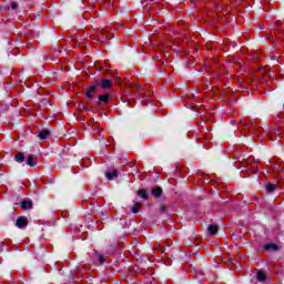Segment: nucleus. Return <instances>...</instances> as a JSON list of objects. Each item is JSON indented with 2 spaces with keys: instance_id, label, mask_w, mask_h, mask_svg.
Returning a JSON list of instances; mask_svg holds the SVG:
<instances>
[{
  "instance_id": "1",
  "label": "nucleus",
  "mask_w": 284,
  "mask_h": 284,
  "mask_svg": "<svg viewBox=\"0 0 284 284\" xmlns=\"http://www.w3.org/2000/svg\"><path fill=\"white\" fill-rule=\"evenodd\" d=\"M16 225L17 227H19V230H23V227H28V217L26 216L18 217Z\"/></svg>"
},
{
  "instance_id": "2",
  "label": "nucleus",
  "mask_w": 284,
  "mask_h": 284,
  "mask_svg": "<svg viewBox=\"0 0 284 284\" xmlns=\"http://www.w3.org/2000/svg\"><path fill=\"white\" fill-rule=\"evenodd\" d=\"M105 176L109 181H114V179H118L119 178V171L118 170H114L112 172H106L105 173Z\"/></svg>"
},
{
  "instance_id": "3",
  "label": "nucleus",
  "mask_w": 284,
  "mask_h": 284,
  "mask_svg": "<svg viewBox=\"0 0 284 284\" xmlns=\"http://www.w3.org/2000/svg\"><path fill=\"white\" fill-rule=\"evenodd\" d=\"M101 88L103 90H108L110 88H112V81L108 80V79H104L101 81Z\"/></svg>"
},
{
  "instance_id": "4",
  "label": "nucleus",
  "mask_w": 284,
  "mask_h": 284,
  "mask_svg": "<svg viewBox=\"0 0 284 284\" xmlns=\"http://www.w3.org/2000/svg\"><path fill=\"white\" fill-rule=\"evenodd\" d=\"M48 136H50V131H48V130H43L38 134V138L40 141H45V139H48Z\"/></svg>"
},
{
  "instance_id": "5",
  "label": "nucleus",
  "mask_w": 284,
  "mask_h": 284,
  "mask_svg": "<svg viewBox=\"0 0 284 284\" xmlns=\"http://www.w3.org/2000/svg\"><path fill=\"white\" fill-rule=\"evenodd\" d=\"M27 165L30 168H34V165H37V159H34V155H29L27 158Z\"/></svg>"
},
{
  "instance_id": "6",
  "label": "nucleus",
  "mask_w": 284,
  "mask_h": 284,
  "mask_svg": "<svg viewBox=\"0 0 284 284\" xmlns=\"http://www.w3.org/2000/svg\"><path fill=\"white\" fill-rule=\"evenodd\" d=\"M14 161H17V163H23L26 161V155L23 154V152H19L18 154H16Z\"/></svg>"
},
{
  "instance_id": "7",
  "label": "nucleus",
  "mask_w": 284,
  "mask_h": 284,
  "mask_svg": "<svg viewBox=\"0 0 284 284\" xmlns=\"http://www.w3.org/2000/svg\"><path fill=\"white\" fill-rule=\"evenodd\" d=\"M97 94V87H90L87 91L88 99H92Z\"/></svg>"
},
{
  "instance_id": "8",
  "label": "nucleus",
  "mask_w": 284,
  "mask_h": 284,
  "mask_svg": "<svg viewBox=\"0 0 284 284\" xmlns=\"http://www.w3.org/2000/svg\"><path fill=\"white\" fill-rule=\"evenodd\" d=\"M152 194L153 196H155V199H159L161 194H163V189H161V186H158L152 190Z\"/></svg>"
},
{
  "instance_id": "9",
  "label": "nucleus",
  "mask_w": 284,
  "mask_h": 284,
  "mask_svg": "<svg viewBox=\"0 0 284 284\" xmlns=\"http://www.w3.org/2000/svg\"><path fill=\"white\" fill-rule=\"evenodd\" d=\"M22 210H32V202L29 201H22L21 202Z\"/></svg>"
},
{
  "instance_id": "10",
  "label": "nucleus",
  "mask_w": 284,
  "mask_h": 284,
  "mask_svg": "<svg viewBox=\"0 0 284 284\" xmlns=\"http://www.w3.org/2000/svg\"><path fill=\"white\" fill-rule=\"evenodd\" d=\"M131 212H133V214H139V212H141V203L135 202V204L131 209Z\"/></svg>"
},
{
  "instance_id": "11",
  "label": "nucleus",
  "mask_w": 284,
  "mask_h": 284,
  "mask_svg": "<svg viewBox=\"0 0 284 284\" xmlns=\"http://www.w3.org/2000/svg\"><path fill=\"white\" fill-rule=\"evenodd\" d=\"M110 101V94H103L99 97V103H108Z\"/></svg>"
},
{
  "instance_id": "12",
  "label": "nucleus",
  "mask_w": 284,
  "mask_h": 284,
  "mask_svg": "<svg viewBox=\"0 0 284 284\" xmlns=\"http://www.w3.org/2000/svg\"><path fill=\"white\" fill-rule=\"evenodd\" d=\"M265 280H266L265 273H263V271H258L257 272V281H260V283H263V282H265Z\"/></svg>"
},
{
  "instance_id": "13",
  "label": "nucleus",
  "mask_w": 284,
  "mask_h": 284,
  "mask_svg": "<svg viewBox=\"0 0 284 284\" xmlns=\"http://www.w3.org/2000/svg\"><path fill=\"white\" fill-rule=\"evenodd\" d=\"M210 234H217L219 233V226L216 225H210L209 226Z\"/></svg>"
},
{
  "instance_id": "14",
  "label": "nucleus",
  "mask_w": 284,
  "mask_h": 284,
  "mask_svg": "<svg viewBox=\"0 0 284 284\" xmlns=\"http://www.w3.org/2000/svg\"><path fill=\"white\" fill-rule=\"evenodd\" d=\"M264 250H274L276 252V250H278V245H276V244H266V245H264Z\"/></svg>"
},
{
  "instance_id": "15",
  "label": "nucleus",
  "mask_w": 284,
  "mask_h": 284,
  "mask_svg": "<svg viewBox=\"0 0 284 284\" xmlns=\"http://www.w3.org/2000/svg\"><path fill=\"white\" fill-rule=\"evenodd\" d=\"M138 195L140 196V199H148V192L145 190L138 191Z\"/></svg>"
},
{
  "instance_id": "16",
  "label": "nucleus",
  "mask_w": 284,
  "mask_h": 284,
  "mask_svg": "<svg viewBox=\"0 0 284 284\" xmlns=\"http://www.w3.org/2000/svg\"><path fill=\"white\" fill-rule=\"evenodd\" d=\"M275 189H276L275 184H272L270 182L266 184V192H274Z\"/></svg>"
},
{
  "instance_id": "17",
  "label": "nucleus",
  "mask_w": 284,
  "mask_h": 284,
  "mask_svg": "<svg viewBox=\"0 0 284 284\" xmlns=\"http://www.w3.org/2000/svg\"><path fill=\"white\" fill-rule=\"evenodd\" d=\"M11 8H12V10H17V8H19V6L17 4V2H11Z\"/></svg>"
},
{
  "instance_id": "18",
  "label": "nucleus",
  "mask_w": 284,
  "mask_h": 284,
  "mask_svg": "<svg viewBox=\"0 0 284 284\" xmlns=\"http://www.w3.org/2000/svg\"><path fill=\"white\" fill-rule=\"evenodd\" d=\"M99 261L101 264L105 263V257L103 255H99Z\"/></svg>"
},
{
  "instance_id": "19",
  "label": "nucleus",
  "mask_w": 284,
  "mask_h": 284,
  "mask_svg": "<svg viewBox=\"0 0 284 284\" xmlns=\"http://www.w3.org/2000/svg\"><path fill=\"white\" fill-rule=\"evenodd\" d=\"M161 211H162V212H165V206H161Z\"/></svg>"
},
{
  "instance_id": "20",
  "label": "nucleus",
  "mask_w": 284,
  "mask_h": 284,
  "mask_svg": "<svg viewBox=\"0 0 284 284\" xmlns=\"http://www.w3.org/2000/svg\"><path fill=\"white\" fill-rule=\"evenodd\" d=\"M260 77H263V73H260Z\"/></svg>"
}]
</instances>
